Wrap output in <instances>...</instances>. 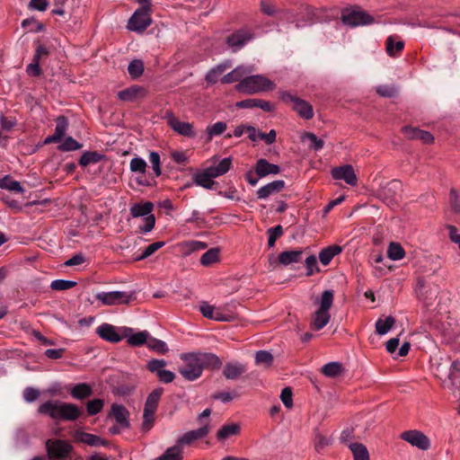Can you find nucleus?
Returning <instances> with one entry per match:
<instances>
[{
  "mask_svg": "<svg viewBox=\"0 0 460 460\" xmlns=\"http://www.w3.org/2000/svg\"><path fill=\"white\" fill-rule=\"evenodd\" d=\"M184 365L179 368V373L188 381L199 378L205 367L219 368L220 358L213 353H182L180 356Z\"/></svg>",
  "mask_w": 460,
  "mask_h": 460,
  "instance_id": "nucleus-1",
  "label": "nucleus"
},
{
  "mask_svg": "<svg viewBox=\"0 0 460 460\" xmlns=\"http://www.w3.org/2000/svg\"><path fill=\"white\" fill-rule=\"evenodd\" d=\"M38 412L53 420L69 421L77 420L82 414L81 409L75 404L61 401H47L39 406Z\"/></svg>",
  "mask_w": 460,
  "mask_h": 460,
  "instance_id": "nucleus-2",
  "label": "nucleus"
},
{
  "mask_svg": "<svg viewBox=\"0 0 460 460\" xmlns=\"http://www.w3.org/2000/svg\"><path fill=\"white\" fill-rule=\"evenodd\" d=\"M333 291L324 290L321 297L314 302L318 308L312 315L311 328L313 330L320 331L328 324L331 319L329 310L333 304Z\"/></svg>",
  "mask_w": 460,
  "mask_h": 460,
  "instance_id": "nucleus-3",
  "label": "nucleus"
},
{
  "mask_svg": "<svg viewBox=\"0 0 460 460\" xmlns=\"http://www.w3.org/2000/svg\"><path fill=\"white\" fill-rule=\"evenodd\" d=\"M235 89L239 93L253 94L260 92L273 90L275 89V84L262 75H246L235 85Z\"/></svg>",
  "mask_w": 460,
  "mask_h": 460,
  "instance_id": "nucleus-4",
  "label": "nucleus"
},
{
  "mask_svg": "<svg viewBox=\"0 0 460 460\" xmlns=\"http://www.w3.org/2000/svg\"><path fill=\"white\" fill-rule=\"evenodd\" d=\"M163 391V388H156L152 391L146 398L144 407L142 423V429L145 431H148L154 424V416L156 411Z\"/></svg>",
  "mask_w": 460,
  "mask_h": 460,
  "instance_id": "nucleus-5",
  "label": "nucleus"
},
{
  "mask_svg": "<svg viewBox=\"0 0 460 460\" xmlns=\"http://www.w3.org/2000/svg\"><path fill=\"white\" fill-rule=\"evenodd\" d=\"M279 98L285 103L292 104V109L304 119H310L314 117L312 105L306 101L293 95L289 92H280Z\"/></svg>",
  "mask_w": 460,
  "mask_h": 460,
  "instance_id": "nucleus-6",
  "label": "nucleus"
},
{
  "mask_svg": "<svg viewBox=\"0 0 460 460\" xmlns=\"http://www.w3.org/2000/svg\"><path fill=\"white\" fill-rule=\"evenodd\" d=\"M45 446L50 460H65L70 456L73 451L72 445L63 439H48Z\"/></svg>",
  "mask_w": 460,
  "mask_h": 460,
  "instance_id": "nucleus-7",
  "label": "nucleus"
},
{
  "mask_svg": "<svg viewBox=\"0 0 460 460\" xmlns=\"http://www.w3.org/2000/svg\"><path fill=\"white\" fill-rule=\"evenodd\" d=\"M153 207V203L145 202L134 204L130 208V214L133 217H145L144 226H139V230L141 233L146 234L150 232L155 226V216L151 214Z\"/></svg>",
  "mask_w": 460,
  "mask_h": 460,
  "instance_id": "nucleus-8",
  "label": "nucleus"
},
{
  "mask_svg": "<svg viewBox=\"0 0 460 460\" xmlns=\"http://www.w3.org/2000/svg\"><path fill=\"white\" fill-rule=\"evenodd\" d=\"M151 22L150 8L148 6H141L130 17L127 27L132 31H143Z\"/></svg>",
  "mask_w": 460,
  "mask_h": 460,
  "instance_id": "nucleus-9",
  "label": "nucleus"
},
{
  "mask_svg": "<svg viewBox=\"0 0 460 460\" xmlns=\"http://www.w3.org/2000/svg\"><path fill=\"white\" fill-rule=\"evenodd\" d=\"M166 120L168 126L178 135L188 138L196 137L197 132L192 123L181 121L172 113H168L166 115Z\"/></svg>",
  "mask_w": 460,
  "mask_h": 460,
  "instance_id": "nucleus-10",
  "label": "nucleus"
},
{
  "mask_svg": "<svg viewBox=\"0 0 460 460\" xmlns=\"http://www.w3.org/2000/svg\"><path fill=\"white\" fill-rule=\"evenodd\" d=\"M132 296V294L124 291H110L97 293L95 298L104 305H117L128 304Z\"/></svg>",
  "mask_w": 460,
  "mask_h": 460,
  "instance_id": "nucleus-11",
  "label": "nucleus"
},
{
  "mask_svg": "<svg viewBox=\"0 0 460 460\" xmlns=\"http://www.w3.org/2000/svg\"><path fill=\"white\" fill-rule=\"evenodd\" d=\"M209 420L198 429L190 430L177 438L176 444L183 449L184 446L190 445L194 441L204 438L210 431Z\"/></svg>",
  "mask_w": 460,
  "mask_h": 460,
  "instance_id": "nucleus-12",
  "label": "nucleus"
},
{
  "mask_svg": "<svg viewBox=\"0 0 460 460\" xmlns=\"http://www.w3.org/2000/svg\"><path fill=\"white\" fill-rule=\"evenodd\" d=\"M400 437L402 440L420 450H427L430 447L429 438L424 433L417 429L404 431Z\"/></svg>",
  "mask_w": 460,
  "mask_h": 460,
  "instance_id": "nucleus-13",
  "label": "nucleus"
},
{
  "mask_svg": "<svg viewBox=\"0 0 460 460\" xmlns=\"http://www.w3.org/2000/svg\"><path fill=\"white\" fill-rule=\"evenodd\" d=\"M342 22L354 27L370 24L373 22V18L364 11L353 10L342 14Z\"/></svg>",
  "mask_w": 460,
  "mask_h": 460,
  "instance_id": "nucleus-14",
  "label": "nucleus"
},
{
  "mask_svg": "<svg viewBox=\"0 0 460 460\" xmlns=\"http://www.w3.org/2000/svg\"><path fill=\"white\" fill-rule=\"evenodd\" d=\"M253 34L247 29H241L232 33L227 38L228 46L234 50L237 51L242 49L247 42L252 40Z\"/></svg>",
  "mask_w": 460,
  "mask_h": 460,
  "instance_id": "nucleus-15",
  "label": "nucleus"
},
{
  "mask_svg": "<svg viewBox=\"0 0 460 460\" xmlns=\"http://www.w3.org/2000/svg\"><path fill=\"white\" fill-rule=\"evenodd\" d=\"M97 333L101 338L110 342H119L124 339L122 327H115L109 323H102L97 328Z\"/></svg>",
  "mask_w": 460,
  "mask_h": 460,
  "instance_id": "nucleus-16",
  "label": "nucleus"
},
{
  "mask_svg": "<svg viewBox=\"0 0 460 460\" xmlns=\"http://www.w3.org/2000/svg\"><path fill=\"white\" fill-rule=\"evenodd\" d=\"M331 173L333 179L342 180L349 185L355 186L358 182L357 175L350 164L335 167Z\"/></svg>",
  "mask_w": 460,
  "mask_h": 460,
  "instance_id": "nucleus-17",
  "label": "nucleus"
},
{
  "mask_svg": "<svg viewBox=\"0 0 460 460\" xmlns=\"http://www.w3.org/2000/svg\"><path fill=\"white\" fill-rule=\"evenodd\" d=\"M122 334L124 335V339L126 338L128 343L131 346H141L145 343L146 344L150 335L147 331H141L134 333L132 328L126 326L122 327Z\"/></svg>",
  "mask_w": 460,
  "mask_h": 460,
  "instance_id": "nucleus-18",
  "label": "nucleus"
},
{
  "mask_svg": "<svg viewBox=\"0 0 460 460\" xmlns=\"http://www.w3.org/2000/svg\"><path fill=\"white\" fill-rule=\"evenodd\" d=\"M402 133L404 136L411 140H420L423 144H432L434 142V137L430 132L420 129L418 128H413L410 126H406L402 128Z\"/></svg>",
  "mask_w": 460,
  "mask_h": 460,
  "instance_id": "nucleus-19",
  "label": "nucleus"
},
{
  "mask_svg": "<svg viewBox=\"0 0 460 460\" xmlns=\"http://www.w3.org/2000/svg\"><path fill=\"white\" fill-rule=\"evenodd\" d=\"M68 128V122L66 117L59 116L56 119V128L53 135L45 138L44 144L58 143L64 137Z\"/></svg>",
  "mask_w": 460,
  "mask_h": 460,
  "instance_id": "nucleus-20",
  "label": "nucleus"
},
{
  "mask_svg": "<svg viewBox=\"0 0 460 460\" xmlns=\"http://www.w3.org/2000/svg\"><path fill=\"white\" fill-rule=\"evenodd\" d=\"M285 187V181L283 180H276L266 185L261 187L257 192V198L259 199H265L271 195L280 192Z\"/></svg>",
  "mask_w": 460,
  "mask_h": 460,
  "instance_id": "nucleus-21",
  "label": "nucleus"
},
{
  "mask_svg": "<svg viewBox=\"0 0 460 460\" xmlns=\"http://www.w3.org/2000/svg\"><path fill=\"white\" fill-rule=\"evenodd\" d=\"M254 170L255 173L261 178L270 174L276 175L280 172V167L278 164H270L264 158H261L256 162Z\"/></svg>",
  "mask_w": 460,
  "mask_h": 460,
  "instance_id": "nucleus-22",
  "label": "nucleus"
},
{
  "mask_svg": "<svg viewBox=\"0 0 460 460\" xmlns=\"http://www.w3.org/2000/svg\"><path fill=\"white\" fill-rule=\"evenodd\" d=\"M417 296L420 300L423 301V303L429 306L432 305L433 301L437 298L438 294V288L437 286H425L424 284H420L419 289L416 291Z\"/></svg>",
  "mask_w": 460,
  "mask_h": 460,
  "instance_id": "nucleus-23",
  "label": "nucleus"
},
{
  "mask_svg": "<svg viewBox=\"0 0 460 460\" xmlns=\"http://www.w3.org/2000/svg\"><path fill=\"white\" fill-rule=\"evenodd\" d=\"M75 438L78 442L86 444L91 447H107L108 442L102 439L101 437L86 433L84 431H75Z\"/></svg>",
  "mask_w": 460,
  "mask_h": 460,
  "instance_id": "nucleus-24",
  "label": "nucleus"
},
{
  "mask_svg": "<svg viewBox=\"0 0 460 460\" xmlns=\"http://www.w3.org/2000/svg\"><path fill=\"white\" fill-rule=\"evenodd\" d=\"M146 95V90L142 86L133 85L118 93L119 100L124 102H134L143 98Z\"/></svg>",
  "mask_w": 460,
  "mask_h": 460,
  "instance_id": "nucleus-25",
  "label": "nucleus"
},
{
  "mask_svg": "<svg viewBox=\"0 0 460 460\" xmlns=\"http://www.w3.org/2000/svg\"><path fill=\"white\" fill-rule=\"evenodd\" d=\"M253 71V66H239L235 67L234 70H232L230 73L225 75L221 81L224 84H230L237 81H241L243 77L246 75L251 74Z\"/></svg>",
  "mask_w": 460,
  "mask_h": 460,
  "instance_id": "nucleus-26",
  "label": "nucleus"
},
{
  "mask_svg": "<svg viewBox=\"0 0 460 460\" xmlns=\"http://www.w3.org/2000/svg\"><path fill=\"white\" fill-rule=\"evenodd\" d=\"M247 370L246 366L239 362L226 363L223 375L226 379L236 380Z\"/></svg>",
  "mask_w": 460,
  "mask_h": 460,
  "instance_id": "nucleus-27",
  "label": "nucleus"
},
{
  "mask_svg": "<svg viewBox=\"0 0 460 460\" xmlns=\"http://www.w3.org/2000/svg\"><path fill=\"white\" fill-rule=\"evenodd\" d=\"M236 107L240 109H251L257 107L268 112L274 110V106L270 102L261 99H246L236 102Z\"/></svg>",
  "mask_w": 460,
  "mask_h": 460,
  "instance_id": "nucleus-28",
  "label": "nucleus"
},
{
  "mask_svg": "<svg viewBox=\"0 0 460 460\" xmlns=\"http://www.w3.org/2000/svg\"><path fill=\"white\" fill-rule=\"evenodd\" d=\"M241 427L237 423H227L223 425L217 432L216 438L219 442H224L228 438L238 436Z\"/></svg>",
  "mask_w": 460,
  "mask_h": 460,
  "instance_id": "nucleus-29",
  "label": "nucleus"
},
{
  "mask_svg": "<svg viewBox=\"0 0 460 460\" xmlns=\"http://www.w3.org/2000/svg\"><path fill=\"white\" fill-rule=\"evenodd\" d=\"M404 48V42L398 36L391 35L385 40V50L392 58L398 57Z\"/></svg>",
  "mask_w": 460,
  "mask_h": 460,
  "instance_id": "nucleus-30",
  "label": "nucleus"
},
{
  "mask_svg": "<svg viewBox=\"0 0 460 460\" xmlns=\"http://www.w3.org/2000/svg\"><path fill=\"white\" fill-rule=\"evenodd\" d=\"M200 312L204 317L217 321L228 322L233 318L230 314H221L218 310H216L214 306L207 303H203L200 305Z\"/></svg>",
  "mask_w": 460,
  "mask_h": 460,
  "instance_id": "nucleus-31",
  "label": "nucleus"
},
{
  "mask_svg": "<svg viewBox=\"0 0 460 460\" xmlns=\"http://www.w3.org/2000/svg\"><path fill=\"white\" fill-rule=\"evenodd\" d=\"M111 415L120 427H129L128 411L123 405L113 404L111 406Z\"/></svg>",
  "mask_w": 460,
  "mask_h": 460,
  "instance_id": "nucleus-32",
  "label": "nucleus"
},
{
  "mask_svg": "<svg viewBox=\"0 0 460 460\" xmlns=\"http://www.w3.org/2000/svg\"><path fill=\"white\" fill-rule=\"evenodd\" d=\"M348 447L352 453L353 460H370L367 447L358 442H349Z\"/></svg>",
  "mask_w": 460,
  "mask_h": 460,
  "instance_id": "nucleus-33",
  "label": "nucleus"
},
{
  "mask_svg": "<svg viewBox=\"0 0 460 460\" xmlns=\"http://www.w3.org/2000/svg\"><path fill=\"white\" fill-rule=\"evenodd\" d=\"M303 252L301 250L285 251L279 253V262L284 266L300 261Z\"/></svg>",
  "mask_w": 460,
  "mask_h": 460,
  "instance_id": "nucleus-34",
  "label": "nucleus"
},
{
  "mask_svg": "<svg viewBox=\"0 0 460 460\" xmlns=\"http://www.w3.org/2000/svg\"><path fill=\"white\" fill-rule=\"evenodd\" d=\"M342 248L339 245H331L319 252V260L323 265H328L334 256L340 254Z\"/></svg>",
  "mask_w": 460,
  "mask_h": 460,
  "instance_id": "nucleus-35",
  "label": "nucleus"
},
{
  "mask_svg": "<svg viewBox=\"0 0 460 460\" xmlns=\"http://www.w3.org/2000/svg\"><path fill=\"white\" fill-rule=\"evenodd\" d=\"M154 460H183V450L175 444Z\"/></svg>",
  "mask_w": 460,
  "mask_h": 460,
  "instance_id": "nucleus-36",
  "label": "nucleus"
},
{
  "mask_svg": "<svg viewBox=\"0 0 460 460\" xmlns=\"http://www.w3.org/2000/svg\"><path fill=\"white\" fill-rule=\"evenodd\" d=\"M70 394L73 398L82 400L91 396L93 394V389L89 385L85 383H80L73 386Z\"/></svg>",
  "mask_w": 460,
  "mask_h": 460,
  "instance_id": "nucleus-37",
  "label": "nucleus"
},
{
  "mask_svg": "<svg viewBox=\"0 0 460 460\" xmlns=\"http://www.w3.org/2000/svg\"><path fill=\"white\" fill-rule=\"evenodd\" d=\"M0 188L17 193L24 192L21 183L18 181L13 180L10 176L0 178Z\"/></svg>",
  "mask_w": 460,
  "mask_h": 460,
  "instance_id": "nucleus-38",
  "label": "nucleus"
},
{
  "mask_svg": "<svg viewBox=\"0 0 460 460\" xmlns=\"http://www.w3.org/2000/svg\"><path fill=\"white\" fill-rule=\"evenodd\" d=\"M230 67L229 63L217 65L206 75V81L209 84H215L218 81L219 76Z\"/></svg>",
  "mask_w": 460,
  "mask_h": 460,
  "instance_id": "nucleus-39",
  "label": "nucleus"
},
{
  "mask_svg": "<svg viewBox=\"0 0 460 460\" xmlns=\"http://www.w3.org/2000/svg\"><path fill=\"white\" fill-rule=\"evenodd\" d=\"M387 256L392 261H400L404 258L405 252L400 243L392 242L387 249Z\"/></svg>",
  "mask_w": 460,
  "mask_h": 460,
  "instance_id": "nucleus-40",
  "label": "nucleus"
},
{
  "mask_svg": "<svg viewBox=\"0 0 460 460\" xmlns=\"http://www.w3.org/2000/svg\"><path fill=\"white\" fill-rule=\"evenodd\" d=\"M395 320L393 316H387L385 319H378L376 323V331L379 335L386 334L394 326Z\"/></svg>",
  "mask_w": 460,
  "mask_h": 460,
  "instance_id": "nucleus-41",
  "label": "nucleus"
},
{
  "mask_svg": "<svg viewBox=\"0 0 460 460\" xmlns=\"http://www.w3.org/2000/svg\"><path fill=\"white\" fill-rule=\"evenodd\" d=\"M342 370V365L339 362L327 363L322 368V372L324 376L332 378L338 376Z\"/></svg>",
  "mask_w": 460,
  "mask_h": 460,
  "instance_id": "nucleus-42",
  "label": "nucleus"
},
{
  "mask_svg": "<svg viewBox=\"0 0 460 460\" xmlns=\"http://www.w3.org/2000/svg\"><path fill=\"white\" fill-rule=\"evenodd\" d=\"M227 128V125L224 121H218L212 125H208L206 128L208 140H211L214 137L220 136L223 134Z\"/></svg>",
  "mask_w": 460,
  "mask_h": 460,
  "instance_id": "nucleus-43",
  "label": "nucleus"
},
{
  "mask_svg": "<svg viewBox=\"0 0 460 460\" xmlns=\"http://www.w3.org/2000/svg\"><path fill=\"white\" fill-rule=\"evenodd\" d=\"M303 141H308V146L311 149H314L315 151H318L323 148V141L316 137L314 133H305L302 136Z\"/></svg>",
  "mask_w": 460,
  "mask_h": 460,
  "instance_id": "nucleus-44",
  "label": "nucleus"
},
{
  "mask_svg": "<svg viewBox=\"0 0 460 460\" xmlns=\"http://www.w3.org/2000/svg\"><path fill=\"white\" fill-rule=\"evenodd\" d=\"M193 179H194V182L198 186H201L207 190H211L215 183L214 181L210 177H208L203 171L200 172H197L194 175Z\"/></svg>",
  "mask_w": 460,
  "mask_h": 460,
  "instance_id": "nucleus-45",
  "label": "nucleus"
},
{
  "mask_svg": "<svg viewBox=\"0 0 460 460\" xmlns=\"http://www.w3.org/2000/svg\"><path fill=\"white\" fill-rule=\"evenodd\" d=\"M128 72L132 78L139 77L144 72V64L142 60H132L128 66Z\"/></svg>",
  "mask_w": 460,
  "mask_h": 460,
  "instance_id": "nucleus-46",
  "label": "nucleus"
},
{
  "mask_svg": "<svg viewBox=\"0 0 460 460\" xmlns=\"http://www.w3.org/2000/svg\"><path fill=\"white\" fill-rule=\"evenodd\" d=\"M146 345L149 349L162 354H164L169 350L168 346L164 341L155 338H152L150 336L147 340Z\"/></svg>",
  "mask_w": 460,
  "mask_h": 460,
  "instance_id": "nucleus-47",
  "label": "nucleus"
},
{
  "mask_svg": "<svg viewBox=\"0 0 460 460\" xmlns=\"http://www.w3.org/2000/svg\"><path fill=\"white\" fill-rule=\"evenodd\" d=\"M60 151H75L82 148V145L75 140L72 137H67L58 147Z\"/></svg>",
  "mask_w": 460,
  "mask_h": 460,
  "instance_id": "nucleus-48",
  "label": "nucleus"
},
{
  "mask_svg": "<svg viewBox=\"0 0 460 460\" xmlns=\"http://www.w3.org/2000/svg\"><path fill=\"white\" fill-rule=\"evenodd\" d=\"M218 260V250L217 249H209L205 253L202 254L200 258V263L203 266H208L212 263L217 261Z\"/></svg>",
  "mask_w": 460,
  "mask_h": 460,
  "instance_id": "nucleus-49",
  "label": "nucleus"
},
{
  "mask_svg": "<svg viewBox=\"0 0 460 460\" xmlns=\"http://www.w3.org/2000/svg\"><path fill=\"white\" fill-rule=\"evenodd\" d=\"M273 361L272 355L266 350H259L255 354V363L257 365H264L266 367H269L271 365Z\"/></svg>",
  "mask_w": 460,
  "mask_h": 460,
  "instance_id": "nucleus-50",
  "label": "nucleus"
},
{
  "mask_svg": "<svg viewBox=\"0 0 460 460\" xmlns=\"http://www.w3.org/2000/svg\"><path fill=\"white\" fill-rule=\"evenodd\" d=\"M104 401L102 399H93L87 402L86 410L89 415L93 416L102 411Z\"/></svg>",
  "mask_w": 460,
  "mask_h": 460,
  "instance_id": "nucleus-51",
  "label": "nucleus"
},
{
  "mask_svg": "<svg viewBox=\"0 0 460 460\" xmlns=\"http://www.w3.org/2000/svg\"><path fill=\"white\" fill-rule=\"evenodd\" d=\"M267 233L269 235L268 245L271 248L275 245L276 240L283 234V228L280 225H279L269 228Z\"/></svg>",
  "mask_w": 460,
  "mask_h": 460,
  "instance_id": "nucleus-52",
  "label": "nucleus"
},
{
  "mask_svg": "<svg viewBox=\"0 0 460 460\" xmlns=\"http://www.w3.org/2000/svg\"><path fill=\"white\" fill-rule=\"evenodd\" d=\"M75 285H76L75 281L66 280V279H56L51 282L50 288L53 290L61 291V290L70 289V288H74Z\"/></svg>",
  "mask_w": 460,
  "mask_h": 460,
  "instance_id": "nucleus-53",
  "label": "nucleus"
},
{
  "mask_svg": "<svg viewBox=\"0 0 460 460\" xmlns=\"http://www.w3.org/2000/svg\"><path fill=\"white\" fill-rule=\"evenodd\" d=\"M146 163L140 157H134L131 159L129 167L133 172H138L144 174L146 169Z\"/></svg>",
  "mask_w": 460,
  "mask_h": 460,
  "instance_id": "nucleus-54",
  "label": "nucleus"
},
{
  "mask_svg": "<svg viewBox=\"0 0 460 460\" xmlns=\"http://www.w3.org/2000/svg\"><path fill=\"white\" fill-rule=\"evenodd\" d=\"M100 155L96 152H85L82 155L79 160V164L82 166H87L90 164H95L99 162Z\"/></svg>",
  "mask_w": 460,
  "mask_h": 460,
  "instance_id": "nucleus-55",
  "label": "nucleus"
},
{
  "mask_svg": "<svg viewBox=\"0 0 460 460\" xmlns=\"http://www.w3.org/2000/svg\"><path fill=\"white\" fill-rule=\"evenodd\" d=\"M165 244L164 242H162V241H159V242H155L151 244H149L146 249L145 251L143 252V253L138 256L137 258V261H140V260H144L149 256H151L155 252H156L157 250H159L160 248L164 247Z\"/></svg>",
  "mask_w": 460,
  "mask_h": 460,
  "instance_id": "nucleus-56",
  "label": "nucleus"
},
{
  "mask_svg": "<svg viewBox=\"0 0 460 460\" xmlns=\"http://www.w3.org/2000/svg\"><path fill=\"white\" fill-rule=\"evenodd\" d=\"M165 366L166 361L164 359H152L147 363V369L158 376L159 372L163 371Z\"/></svg>",
  "mask_w": 460,
  "mask_h": 460,
  "instance_id": "nucleus-57",
  "label": "nucleus"
},
{
  "mask_svg": "<svg viewBox=\"0 0 460 460\" xmlns=\"http://www.w3.org/2000/svg\"><path fill=\"white\" fill-rule=\"evenodd\" d=\"M149 162L152 165V169L155 172V176H160L162 173L161 171V163H160V155L157 152H151L149 154Z\"/></svg>",
  "mask_w": 460,
  "mask_h": 460,
  "instance_id": "nucleus-58",
  "label": "nucleus"
},
{
  "mask_svg": "<svg viewBox=\"0 0 460 460\" xmlns=\"http://www.w3.org/2000/svg\"><path fill=\"white\" fill-rule=\"evenodd\" d=\"M22 26L23 28H28L29 31H35V32L41 31L44 29L43 24L37 22L33 18L23 20L22 22Z\"/></svg>",
  "mask_w": 460,
  "mask_h": 460,
  "instance_id": "nucleus-59",
  "label": "nucleus"
},
{
  "mask_svg": "<svg viewBox=\"0 0 460 460\" xmlns=\"http://www.w3.org/2000/svg\"><path fill=\"white\" fill-rule=\"evenodd\" d=\"M460 378V361L455 360L451 363L448 379L451 380L452 385H456V381Z\"/></svg>",
  "mask_w": 460,
  "mask_h": 460,
  "instance_id": "nucleus-60",
  "label": "nucleus"
},
{
  "mask_svg": "<svg viewBox=\"0 0 460 460\" xmlns=\"http://www.w3.org/2000/svg\"><path fill=\"white\" fill-rule=\"evenodd\" d=\"M280 399L288 409H291L293 407V394L290 387H285L282 389Z\"/></svg>",
  "mask_w": 460,
  "mask_h": 460,
  "instance_id": "nucleus-61",
  "label": "nucleus"
},
{
  "mask_svg": "<svg viewBox=\"0 0 460 460\" xmlns=\"http://www.w3.org/2000/svg\"><path fill=\"white\" fill-rule=\"evenodd\" d=\"M305 266L307 269V276H312L314 272L319 271L317 259L314 255H310L305 259Z\"/></svg>",
  "mask_w": 460,
  "mask_h": 460,
  "instance_id": "nucleus-62",
  "label": "nucleus"
},
{
  "mask_svg": "<svg viewBox=\"0 0 460 460\" xmlns=\"http://www.w3.org/2000/svg\"><path fill=\"white\" fill-rule=\"evenodd\" d=\"M26 72L31 76L40 75L41 73V70L40 68V60L33 58L32 63L27 66Z\"/></svg>",
  "mask_w": 460,
  "mask_h": 460,
  "instance_id": "nucleus-63",
  "label": "nucleus"
},
{
  "mask_svg": "<svg viewBox=\"0 0 460 460\" xmlns=\"http://www.w3.org/2000/svg\"><path fill=\"white\" fill-rule=\"evenodd\" d=\"M40 393L38 390L32 387H27L23 391V398L28 402H32L39 397Z\"/></svg>",
  "mask_w": 460,
  "mask_h": 460,
  "instance_id": "nucleus-64",
  "label": "nucleus"
}]
</instances>
